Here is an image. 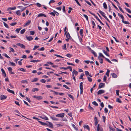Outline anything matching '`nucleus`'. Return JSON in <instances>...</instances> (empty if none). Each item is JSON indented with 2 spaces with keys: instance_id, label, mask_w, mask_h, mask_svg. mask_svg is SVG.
<instances>
[{
  "instance_id": "obj_25",
  "label": "nucleus",
  "mask_w": 131,
  "mask_h": 131,
  "mask_svg": "<svg viewBox=\"0 0 131 131\" xmlns=\"http://www.w3.org/2000/svg\"><path fill=\"white\" fill-rule=\"evenodd\" d=\"M50 118L52 119L53 120L55 121H58V118H56L54 117H53L50 116Z\"/></svg>"
},
{
  "instance_id": "obj_43",
  "label": "nucleus",
  "mask_w": 131,
  "mask_h": 131,
  "mask_svg": "<svg viewBox=\"0 0 131 131\" xmlns=\"http://www.w3.org/2000/svg\"><path fill=\"white\" fill-rule=\"evenodd\" d=\"M99 57H102L103 58H105V57H104V56L101 53H99Z\"/></svg>"
},
{
  "instance_id": "obj_3",
  "label": "nucleus",
  "mask_w": 131,
  "mask_h": 131,
  "mask_svg": "<svg viewBox=\"0 0 131 131\" xmlns=\"http://www.w3.org/2000/svg\"><path fill=\"white\" fill-rule=\"evenodd\" d=\"M16 45L19 46L20 47L24 49L25 48V46L23 44H21L20 43H17L16 44Z\"/></svg>"
},
{
  "instance_id": "obj_9",
  "label": "nucleus",
  "mask_w": 131,
  "mask_h": 131,
  "mask_svg": "<svg viewBox=\"0 0 131 131\" xmlns=\"http://www.w3.org/2000/svg\"><path fill=\"white\" fill-rule=\"evenodd\" d=\"M31 22V21L30 20H28V21L25 24L24 26L25 27L29 25L30 23Z\"/></svg>"
},
{
  "instance_id": "obj_42",
  "label": "nucleus",
  "mask_w": 131,
  "mask_h": 131,
  "mask_svg": "<svg viewBox=\"0 0 131 131\" xmlns=\"http://www.w3.org/2000/svg\"><path fill=\"white\" fill-rule=\"evenodd\" d=\"M61 72L62 73H59V74H62V73H64V74H69V73H68L66 72H62V71H61Z\"/></svg>"
},
{
  "instance_id": "obj_11",
  "label": "nucleus",
  "mask_w": 131,
  "mask_h": 131,
  "mask_svg": "<svg viewBox=\"0 0 131 131\" xmlns=\"http://www.w3.org/2000/svg\"><path fill=\"white\" fill-rule=\"evenodd\" d=\"M42 16H44L45 17H46V15H45L43 13L39 14L37 16L38 17H39Z\"/></svg>"
},
{
  "instance_id": "obj_45",
  "label": "nucleus",
  "mask_w": 131,
  "mask_h": 131,
  "mask_svg": "<svg viewBox=\"0 0 131 131\" xmlns=\"http://www.w3.org/2000/svg\"><path fill=\"white\" fill-rule=\"evenodd\" d=\"M103 52L107 56H109V55L107 53V52H106L105 50H103Z\"/></svg>"
},
{
  "instance_id": "obj_20",
  "label": "nucleus",
  "mask_w": 131,
  "mask_h": 131,
  "mask_svg": "<svg viewBox=\"0 0 131 131\" xmlns=\"http://www.w3.org/2000/svg\"><path fill=\"white\" fill-rule=\"evenodd\" d=\"M108 1L111 2V3L112 5L117 10H118V9L117 8L115 5L110 1L108 0Z\"/></svg>"
},
{
  "instance_id": "obj_23",
  "label": "nucleus",
  "mask_w": 131,
  "mask_h": 131,
  "mask_svg": "<svg viewBox=\"0 0 131 131\" xmlns=\"http://www.w3.org/2000/svg\"><path fill=\"white\" fill-rule=\"evenodd\" d=\"M16 8V7H9L7 8V10H14Z\"/></svg>"
},
{
  "instance_id": "obj_64",
  "label": "nucleus",
  "mask_w": 131,
  "mask_h": 131,
  "mask_svg": "<svg viewBox=\"0 0 131 131\" xmlns=\"http://www.w3.org/2000/svg\"><path fill=\"white\" fill-rule=\"evenodd\" d=\"M39 47V46H35L33 49L34 50H35Z\"/></svg>"
},
{
  "instance_id": "obj_61",
  "label": "nucleus",
  "mask_w": 131,
  "mask_h": 131,
  "mask_svg": "<svg viewBox=\"0 0 131 131\" xmlns=\"http://www.w3.org/2000/svg\"><path fill=\"white\" fill-rule=\"evenodd\" d=\"M66 56L67 57L69 58H70L72 56V55L69 53L67 54Z\"/></svg>"
},
{
  "instance_id": "obj_32",
  "label": "nucleus",
  "mask_w": 131,
  "mask_h": 131,
  "mask_svg": "<svg viewBox=\"0 0 131 131\" xmlns=\"http://www.w3.org/2000/svg\"><path fill=\"white\" fill-rule=\"evenodd\" d=\"M91 52L94 54V56H95V57L97 56V55L96 53L93 50H91Z\"/></svg>"
},
{
  "instance_id": "obj_35",
  "label": "nucleus",
  "mask_w": 131,
  "mask_h": 131,
  "mask_svg": "<svg viewBox=\"0 0 131 131\" xmlns=\"http://www.w3.org/2000/svg\"><path fill=\"white\" fill-rule=\"evenodd\" d=\"M68 96L70 97L71 98L72 100H74V97L72 95H71V94H68Z\"/></svg>"
},
{
  "instance_id": "obj_22",
  "label": "nucleus",
  "mask_w": 131,
  "mask_h": 131,
  "mask_svg": "<svg viewBox=\"0 0 131 131\" xmlns=\"http://www.w3.org/2000/svg\"><path fill=\"white\" fill-rule=\"evenodd\" d=\"M66 37L67 38H70L71 37L70 36L69 33L68 32L66 34Z\"/></svg>"
},
{
  "instance_id": "obj_50",
  "label": "nucleus",
  "mask_w": 131,
  "mask_h": 131,
  "mask_svg": "<svg viewBox=\"0 0 131 131\" xmlns=\"http://www.w3.org/2000/svg\"><path fill=\"white\" fill-rule=\"evenodd\" d=\"M85 73L86 75L88 76V75H89V73L88 71H85Z\"/></svg>"
},
{
  "instance_id": "obj_30",
  "label": "nucleus",
  "mask_w": 131,
  "mask_h": 131,
  "mask_svg": "<svg viewBox=\"0 0 131 131\" xmlns=\"http://www.w3.org/2000/svg\"><path fill=\"white\" fill-rule=\"evenodd\" d=\"M98 58L99 60H100V63L101 64L102 63H103V60L102 59V58H100V57H99V56L98 57Z\"/></svg>"
},
{
  "instance_id": "obj_60",
  "label": "nucleus",
  "mask_w": 131,
  "mask_h": 131,
  "mask_svg": "<svg viewBox=\"0 0 131 131\" xmlns=\"http://www.w3.org/2000/svg\"><path fill=\"white\" fill-rule=\"evenodd\" d=\"M55 2V1L54 0H51L50 1L49 3V4H50L51 3H54Z\"/></svg>"
},
{
  "instance_id": "obj_51",
  "label": "nucleus",
  "mask_w": 131,
  "mask_h": 131,
  "mask_svg": "<svg viewBox=\"0 0 131 131\" xmlns=\"http://www.w3.org/2000/svg\"><path fill=\"white\" fill-rule=\"evenodd\" d=\"M87 78L88 79V80L89 81L91 82L92 81V79L90 78V77H88Z\"/></svg>"
},
{
  "instance_id": "obj_37",
  "label": "nucleus",
  "mask_w": 131,
  "mask_h": 131,
  "mask_svg": "<svg viewBox=\"0 0 131 131\" xmlns=\"http://www.w3.org/2000/svg\"><path fill=\"white\" fill-rule=\"evenodd\" d=\"M116 101L120 103H121L122 101L120 100L119 98H117L116 99Z\"/></svg>"
},
{
  "instance_id": "obj_6",
  "label": "nucleus",
  "mask_w": 131,
  "mask_h": 131,
  "mask_svg": "<svg viewBox=\"0 0 131 131\" xmlns=\"http://www.w3.org/2000/svg\"><path fill=\"white\" fill-rule=\"evenodd\" d=\"M105 86V83H100L99 85V88L100 89L104 87Z\"/></svg>"
},
{
  "instance_id": "obj_54",
  "label": "nucleus",
  "mask_w": 131,
  "mask_h": 131,
  "mask_svg": "<svg viewBox=\"0 0 131 131\" xmlns=\"http://www.w3.org/2000/svg\"><path fill=\"white\" fill-rule=\"evenodd\" d=\"M104 111L105 113H107L108 112V110L107 108L105 107L104 109Z\"/></svg>"
},
{
  "instance_id": "obj_12",
  "label": "nucleus",
  "mask_w": 131,
  "mask_h": 131,
  "mask_svg": "<svg viewBox=\"0 0 131 131\" xmlns=\"http://www.w3.org/2000/svg\"><path fill=\"white\" fill-rule=\"evenodd\" d=\"M78 72L77 71H76L74 69H73V71L72 73V74H74L75 75H77L78 74Z\"/></svg>"
},
{
  "instance_id": "obj_52",
  "label": "nucleus",
  "mask_w": 131,
  "mask_h": 131,
  "mask_svg": "<svg viewBox=\"0 0 131 131\" xmlns=\"http://www.w3.org/2000/svg\"><path fill=\"white\" fill-rule=\"evenodd\" d=\"M118 7L119 8V10L121 11L123 13H124V11L123 10L122 8L119 6H118Z\"/></svg>"
},
{
  "instance_id": "obj_44",
  "label": "nucleus",
  "mask_w": 131,
  "mask_h": 131,
  "mask_svg": "<svg viewBox=\"0 0 131 131\" xmlns=\"http://www.w3.org/2000/svg\"><path fill=\"white\" fill-rule=\"evenodd\" d=\"M29 33L30 35H34L35 32L34 31H30Z\"/></svg>"
},
{
  "instance_id": "obj_58",
  "label": "nucleus",
  "mask_w": 131,
  "mask_h": 131,
  "mask_svg": "<svg viewBox=\"0 0 131 131\" xmlns=\"http://www.w3.org/2000/svg\"><path fill=\"white\" fill-rule=\"evenodd\" d=\"M105 59L106 61H107L109 63H111V64L112 63V62H111V61H110L107 58H105Z\"/></svg>"
},
{
  "instance_id": "obj_33",
  "label": "nucleus",
  "mask_w": 131,
  "mask_h": 131,
  "mask_svg": "<svg viewBox=\"0 0 131 131\" xmlns=\"http://www.w3.org/2000/svg\"><path fill=\"white\" fill-rule=\"evenodd\" d=\"M84 74L83 73H82L81 74V75H80V78H79V79H83V77L84 75Z\"/></svg>"
},
{
  "instance_id": "obj_47",
  "label": "nucleus",
  "mask_w": 131,
  "mask_h": 131,
  "mask_svg": "<svg viewBox=\"0 0 131 131\" xmlns=\"http://www.w3.org/2000/svg\"><path fill=\"white\" fill-rule=\"evenodd\" d=\"M102 117L103 118V121L105 123V122L106 117L104 116H103Z\"/></svg>"
},
{
  "instance_id": "obj_63",
  "label": "nucleus",
  "mask_w": 131,
  "mask_h": 131,
  "mask_svg": "<svg viewBox=\"0 0 131 131\" xmlns=\"http://www.w3.org/2000/svg\"><path fill=\"white\" fill-rule=\"evenodd\" d=\"M67 64H68V65H72V66H75V65L74 64H73V63H69V62H67Z\"/></svg>"
},
{
  "instance_id": "obj_21",
  "label": "nucleus",
  "mask_w": 131,
  "mask_h": 131,
  "mask_svg": "<svg viewBox=\"0 0 131 131\" xmlns=\"http://www.w3.org/2000/svg\"><path fill=\"white\" fill-rule=\"evenodd\" d=\"M118 16L121 17V18H122V20H123V19H124V18L123 16L120 14L119 13H118Z\"/></svg>"
},
{
  "instance_id": "obj_10",
  "label": "nucleus",
  "mask_w": 131,
  "mask_h": 131,
  "mask_svg": "<svg viewBox=\"0 0 131 131\" xmlns=\"http://www.w3.org/2000/svg\"><path fill=\"white\" fill-rule=\"evenodd\" d=\"M94 121L95 125V126H96V125H97L98 122V121L96 117H94Z\"/></svg>"
},
{
  "instance_id": "obj_31",
  "label": "nucleus",
  "mask_w": 131,
  "mask_h": 131,
  "mask_svg": "<svg viewBox=\"0 0 131 131\" xmlns=\"http://www.w3.org/2000/svg\"><path fill=\"white\" fill-rule=\"evenodd\" d=\"M16 14L18 16H20L21 15L20 12L19 10H18L16 12Z\"/></svg>"
},
{
  "instance_id": "obj_24",
  "label": "nucleus",
  "mask_w": 131,
  "mask_h": 131,
  "mask_svg": "<svg viewBox=\"0 0 131 131\" xmlns=\"http://www.w3.org/2000/svg\"><path fill=\"white\" fill-rule=\"evenodd\" d=\"M122 22H123L125 24H129L130 23L128 21H124V19H123V20H122Z\"/></svg>"
},
{
  "instance_id": "obj_34",
  "label": "nucleus",
  "mask_w": 131,
  "mask_h": 131,
  "mask_svg": "<svg viewBox=\"0 0 131 131\" xmlns=\"http://www.w3.org/2000/svg\"><path fill=\"white\" fill-rule=\"evenodd\" d=\"M72 127L74 128V129L76 130H78V128H76L75 126L73 124H72Z\"/></svg>"
},
{
  "instance_id": "obj_19",
  "label": "nucleus",
  "mask_w": 131,
  "mask_h": 131,
  "mask_svg": "<svg viewBox=\"0 0 131 131\" xmlns=\"http://www.w3.org/2000/svg\"><path fill=\"white\" fill-rule=\"evenodd\" d=\"M111 75L112 77L114 78H116L117 77V76L116 74L115 73H112Z\"/></svg>"
},
{
  "instance_id": "obj_4",
  "label": "nucleus",
  "mask_w": 131,
  "mask_h": 131,
  "mask_svg": "<svg viewBox=\"0 0 131 131\" xmlns=\"http://www.w3.org/2000/svg\"><path fill=\"white\" fill-rule=\"evenodd\" d=\"M105 91L104 90H100L99 91L97 92L98 95L101 94H102L104 93Z\"/></svg>"
},
{
  "instance_id": "obj_56",
  "label": "nucleus",
  "mask_w": 131,
  "mask_h": 131,
  "mask_svg": "<svg viewBox=\"0 0 131 131\" xmlns=\"http://www.w3.org/2000/svg\"><path fill=\"white\" fill-rule=\"evenodd\" d=\"M10 50L9 51V52H10L11 51L12 52H15L14 50L11 47H10Z\"/></svg>"
},
{
  "instance_id": "obj_17",
  "label": "nucleus",
  "mask_w": 131,
  "mask_h": 131,
  "mask_svg": "<svg viewBox=\"0 0 131 131\" xmlns=\"http://www.w3.org/2000/svg\"><path fill=\"white\" fill-rule=\"evenodd\" d=\"M40 117L41 118H42L43 119H45V120H48V118L47 117H46V116H41Z\"/></svg>"
},
{
  "instance_id": "obj_7",
  "label": "nucleus",
  "mask_w": 131,
  "mask_h": 131,
  "mask_svg": "<svg viewBox=\"0 0 131 131\" xmlns=\"http://www.w3.org/2000/svg\"><path fill=\"white\" fill-rule=\"evenodd\" d=\"M26 38L29 41H31L33 39V38L31 36L28 37L27 36H26Z\"/></svg>"
},
{
  "instance_id": "obj_40",
  "label": "nucleus",
  "mask_w": 131,
  "mask_h": 131,
  "mask_svg": "<svg viewBox=\"0 0 131 131\" xmlns=\"http://www.w3.org/2000/svg\"><path fill=\"white\" fill-rule=\"evenodd\" d=\"M92 103L93 105H94L95 106H97L98 105L97 103L95 101L93 102Z\"/></svg>"
},
{
  "instance_id": "obj_8",
  "label": "nucleus",
  "mask_w": 131,
  "mask_h": 131,
  "mask_svg": "<svg viewBox=\"0 0 131 131\" xmlns=\"http://www.w3.org/2000/svg\"><path fill=\"white\" fill-rule=\"evenodd\" d=\"M1 70L2 73L3 75L4 76V77H6V74L3 69V68L1 69Z\"/></svg>"
},
{
  "instance_id": "obj_39",
  "label": "nucleus",
  "mask_w": 131,
  "mask_h": 131,
  "mask_svg": "<svg viewBox=\"0 0 131 131\" xmlns=\"http://www.w3.org/2000/svg\"><path fill=\"white\" fill-rule=\"evenodd\" d=\"M25 31H26V30L25 29H24L23 30H22L20 31L21 34H23L25 32Z\"/></svg>"
},
{
  "instance_id": "obj_5",
  "label": "nucleus",
  "mask_w": 131,
  "mask_h": 131,
  "mask_svg": "<svg viewBox=\"0 0 131 131\" xmlns=\"http://www.w3.org/2000/svg\"><path fill=\"white\" fill-rule=\"evenodd\" d=\"M7 96L3 95H2L0 96V99L1 100H3L6 99L7 98Z\"/></svg>"
},
{
  "instance_id": "obj_27",
  "label": "nucleus",
  "mask_w": 131,
  "mask_h": 131,
  "mask_svg": "<svg viewBox=\"0 0 131 131\" xmlns=\"http://www.w3.org/2000/svg\"><path fill=\"white\" fill-rule=\"evenodd\" d=\"M103 5L104 8L105 9H106L107 8V7L106 3L105 2L104 3Z\"/></svg>"
},
{
  "instance_id": "obj_53",
  "label": "nucleus",
  "mask_w": 131,
  "mask_h": 131,
  "mask_svg": "<svg viewBox=\"0 0 131 131\" xmlns=\"http://www.w3.org/2000/svg\"><path fill=\"white\" fill-rule=\"evenodd\" d=\"M45 50V48L43 47H42L41 48H40L39 49H38V50H40V51H43L44 50Z\"/></svg>"
},
{
  "instance_id": "obj_48",
  "label": "nucleus",
  "mask_w": 131,
  "mask_h": 131,
  "mask_svg": "<svg viewBox=\"0 0 131 131\" xmlns=\"http://www.w3.org/2000/svg\"><path fill=\"white\" fill-rule=\"evenodd\" d=\"M125 9L129 13H131V10L128 8H125Z\"/></svg>"
},
{
  "instance_id": "obj_18",
  "label": "nucleus",
  "mask_w": 131,
  "mask_h": 131,
  "mask_svg": "<svg viewBox=\"0 0 131 131\" xmlns=\"http://www.w3.org/2000/svg\"><path fill=\"white\" fill-rule=\"evenodd\" d=\"M80 35H81V36H82V37H83V30L82 29H81L80 30Z\"/></svg>"
},
{
  "instance_id": "obj_46",
  "label": "nucleus",
  "mask_w": 131,
  "mask_h": 131,
  "mask_svg": "<svg viewBox=\"0 0 131 131\" xmlns=\"http://www.w3.org/2000/svg\"><path fill=\"white\" fill-rule=\"evenodd\" d=\"M9 63L12 66H16L15 63L14 62H12L10 61H9Z\"/></svg>"
},
{
  "instance_id": "obj_36",
  "label": "nucleus",
  "mask_w": 131,
  "mask_h": 131,
  "mask_svg": "<svg viewBox=\"0 0 131 131\" xmlns=\"http://www.w3.org/2000/svg\"><path fill=\"white\" fill-rule=\"evenodd\" d=\"M3 23H4V26L8 28H9V26H8V25H7V24H6L4 22H3Z\"/></svg>"
},
{
  "instance_id": "obj_26",
  "label": "nucleus",
  "mask_w": 131,
  "mask_h": 131,
  "mask_svg": "<svg viewBox=\"0 0 131 131\" xmlns=\"http://www.w3.org/2000/svg\"><path fill=\"white\" fill-rule=\"evenodd\" d=\"M48 122L49 123V124H48L49 126L51 127V128H53V124H52V123L50 122Z\"/></svg>"
},
{
  "instance_id": "obj_1",
  "label": "nucleus",
  "mask_w": 131,
  "mask_h": 131,
  "mask_svg": "<svg viewBox=\"0 0 131 131\" xmlns=\"http://www.w3.org/2000/svg\"><path fill=\"white\" fill-rule=\"evenodd\" d=\"M83 84L82 82H81L80 84V94H82L83 93Z\"/></svg>"
},
{
  "instance_id": "obj_13",
  "label": "nucleus",
  "mask_w": 131,
  "mask_h": 131,
  "mask_svg": "<svg viewBox=\"0 0 131 131\" xmlns=\"http://www.w3.org/2000/svg\"><path fill=\"white\" fill-rule=\"evenodd\" d=\"M7 90L8 92H9L10 93H12L13 94H15L14 92L13 91H12V90H10V89H9L8 88H7Z\"/></svg>"
},
{
  "instance_id": "obj_55",
  "label": "nucleus",
  "mask_w": 131,
  "mask_h": 131,
  "mask_svg": "<svg viewBox=\"0 0 131 131\" xmlns=\"http://www.w3.org/2000/svg\"><path fill=\"white\" fill-rule=\"evenodd\" d=\"M53 12L55 13V14L57 16H58L59 15V13L58 12H56L55 10H53Z\"/></svg>"
},
{
  "instance_id": "obj_29",
  "label": "nucleus",
  "mask_w": 131,
  "mask_h": 131,
  "mask_svg": "<svg viewBox=\"0 0 131 131\" xmlns=\"http://www.w3.org/2000/svg\"><path fill=\"white\" fill-rule=\"evenodd\" d=\"M18 70H19L22 71H23L24 72H26V70L24 69L23 68H20L18 69Z\"/></svg>"
},
{
  "instance_id": "obj_49",
  "label": "nucleus",
  "mask_w": 131,
  "mask_h": 131,
  "mask_svg": "<svg viewBox=\"0 0 131 131\" xmlns=\"http://www.w3.org/2000/svg\"><path fill=\"white\" fill-rule=\"evenodd\" d=\"M38 79L37 78H35L34 79V80L31 81V82H36L38 80Z\"/></svg>"
},
{
  "instance_id": "obj_38",
  "label": "nucleus",
  "mask_w": 131,
  "mask_h": 131,
  "mask_svg": "<svg viewBox=\"0 0 131 131\" xmlns=\"http://www.w3.org/2000/svg\"><path fill=\"white\" fill-rule=\"evenodd\" d=\"M110 72V70H109L107 69V72L106 73V75L108 77H109V73Z\"/></svg>"
},
{
  "instance_id": "obj_15",
  "label": "nucleus",
  "mask_w": 131,
  "mask_h": 131,
  "mask_svg": "<svg viewBox=\"0 0 131 131\" xmlns=\"http://www.w3.org/2000/svg\"><path fill=\"white\" fill-rule=\"evenodd\" d=\"M23 7L22 6H19L18 7V8L21 9V12L25 10L26 7H24V8H21Z\"/></svg>"
},
{
  "instance_id": "obj_28",
  "label": "nucleus",
  "mask_w": 131,
  "mask_h": 131,
  "mask_svg": "<svg viewBox=\"0 0 131 131\" xmlns=\"http://www.w3.org/2000/svg\"><path fill=\"white\" fill-rule=\"evenodd\" d=\"M39 90V89L38 88H33L32 89V91L33 92H34L35 91H38Z\"/></svg>"
},
{
  "instance_id": "obj_16",
  "label": "nucleus",
  "mask_w": 131,
  "mask_h": 131,
  "mask_svg": "<svg viewBox=\"0 0 131 131\" xmlns=\"http://www.w3.org/2000/svg\"><path fill=\"white\" fill-rule=\"evenodd\" d=\"M99 12L104 17L105 16L104 15L105 14L103 12L101 11V10H99Z\"/></svg>"
},
{
  "instance_id": "obj_57",
  "label": "nucleus",
  "mask_w": 131,
  "mask_h": 131,
  "mask_svg": "<svg viewBox=\"0 0 131 131\" xmlns=\"http://www.w3.org/2000/svg\"><path fill=\"white\" fill-rule=\"evenodd\" d=\"M40 81L42 83H45L46 82V81L45 79H42Z\"/></svg>"
},
{
  "instance_id": "obj_14",
  "label": "nucleus",
  "mask_w": 131,
  "mask_h": 131,
  "mask_svg": "<svg viewBox=\"0 0 131 131\" xmlns=\"http://www.w3.org/2000/svg\"><path fill=\"white\" fill-rule=\"evenodd\" d=\"M83 127L84 128L87 129L89 130H90L89 126L87 125H84L83 126Z\"/></svg>"
},
{
  "instance_id": "obj_59",
  "label": "nucleus",
  "mask_w": 131,
  "mask_h": 131,
  "mask_svg": "<svg viewBox=\"0 0 131 131\" xmlns=\"http://www.w3.org/2000/svg\"><path fill=\"white\" fill-rule=\"evenodd\" d=\"M83 16L84 17L86 18V20H88V17L86 15L84 14L83 15Z\"/></svg>"
},
{
  "instance_id": "obj_62",
  "label": "nucleus",
  "mask_w": 131,
  "mask_h": 131,
  "mask_svg": "<svg viewBox=\"0 0 131 131\" xmlns=\"http://www.w3.org/2000/svg\"><path fill=\"white\" fill-rule=\"evenodd\" d=\"M84 1L87 3L88 4H89L90 6H91L92 5L91 3L87 1H86V0H85Z\"/></svg>"
},
{
  "instance_id": "obj_41",
  "label": "nucleus",
  "mask_w": 131,
  "mask_h": 131,
  "mask_svg": "<svg viewBox=\"0 0 131 131\" xmlns=\"http://www.w3.org/2000/svg\"><path fill=\"white\" fill-rule=\"evenodd\" d=\"M62 48L64 49L67 50V49L66 47V44H64V46L62 47Z\"/></svg>"
},
{
  "instance_id": "obj_2",
  "label": "nucleus",
  "mask_w": 131,
  "mask_h": 131,
  "mask_svg": "<svg viewBox=\"0 0 131 131\" xmlns=\"http://www.w3.org/2000/svg\"><path fill=\"white\" fill-rule=\"evenodd\" d=\"M65 114L64 113H60L57 114L56 116L57 117L63 118Z\"/></svg>"
}]
</instances>
